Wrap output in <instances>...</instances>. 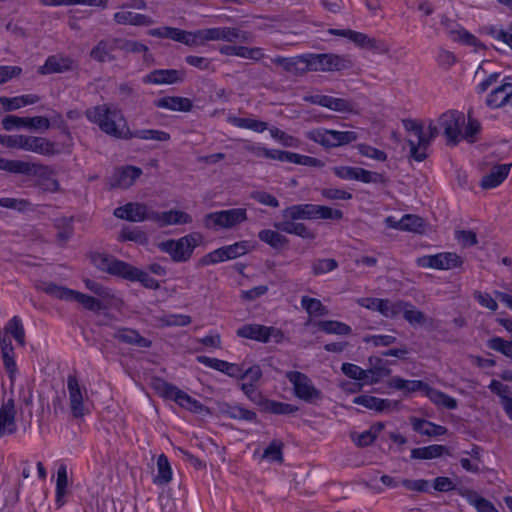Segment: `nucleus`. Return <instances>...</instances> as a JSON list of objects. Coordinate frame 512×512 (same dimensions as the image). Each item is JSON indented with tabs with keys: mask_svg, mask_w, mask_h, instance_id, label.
I'll return each instance as SVG.
<instances>
[{
	"mask_svg": "<svg viewBox=\"0 0 512 512\" xmlns=\"http://www.w3.org/2000/svg\"><path fill=\"white\" fill-rule=\"evenodd\" d=\"M85 116L103 133L125 140L129 127L121 109L116 105L105 103L89 107L85 110Z\"/></svg>",
	"mask_w": 512,
	"mask_h": 512,
	"instance_id": "f257e3e1",
	"label": "nucleus"
},
{
	"mask_svg": "<svg viewBox=\"0 0 512 512\" xmlns=\"http://www.w3.org/2000/svg\"><path fill=\"white\" fill-rule=\"evenodd\" d=\"M36 289L60 300L75 301L89 311H99L102 308L98 299L54 282L41 281L36 284Z\"/></svg>",
	"mask_w": 512,
	"mask_h": 512,
	"instance_id": "f03ea898",
	"label": "nucleus"
},
{
	"mask_svg": "<svg viewBox=\"0 0 512 512\" xmlns=\"http://www.w3.org/2000/svg\"><path fill=\"white\" fill-rule=\"evenodd\" d=\"M0 144L7 148L22 149L45 156H52L57 153L55 144L43 137L0 135Z\"/></svg>",
	"mask_w": 512,
	"mask_h": 512,
	"instance_id": "7ed1b4c3",
	"label": "nucleus"
},
{
	"mask_svg": "<svg viewBox=\"0 0 512 512\" xmlns=\"http://www.w3.org/2000/svg\"><path fill=\"white\" fill-rule=\"evenodd\" d=\"M203 237L199 233H191L177 240L169 239L159 243V249L167 253L176 263L187 262L194 249L202 242Z\"/></svg>",
	"mask_w": 512,
	"mask_h": 512,
	"instance_id": "20e7f679",
	"label": "nucleus"
},
{
	"mask_svg": "<svg viewBox=\"0 0 512 512\" xmlns=\"http://www.w3.org/2000/svg\"><path fill=\"white\" fill-rule=\"evenodd\" d=\"M352 61L346 56L333 53L305 54L304 69L307 71L333 72L352 68Z\"/></svg>",
	"mask_w": 512,
	"mask_h": 512,
	"instance_id": "39448f33",
	"label": "nucleus"
},
{
	"mask_svg": "<svg viewBox=\"0 0 512 512\" xmlns=\"http://www.w3.org/2000/svg\"><path fill=\"white\" fill-rule=\"evenodd\" d=\"M247 211L244 208H232L208 213L203 218V225L207 229H232L247 220Z\"/></svg>",
	"mask_w": 512,
	"mask_h": 512,
	"instance_id": "423d86ee",
	"label": "nucleus"
},
{
	"mask_svg": "<svg viewBox=\"0 0 512 512\" xmlns=\"http://www.w3.org/2000/svg\"><path fill=\"white\" fill-rule=\"evenodd\" d=\"M154 387L161 396L175 401L178 405L191 412L197 414L208 412L207 407H205L201 402L192 398L186 392L180 390L173 384L163 380H157Z\"/></svg>",
	"mask_w": 512,
	"mask_h": 512,
	"instance_id": "0eeeda50",
	"label": "nucleus"
},
{
	"mask_svg": "<svg viewBox=\"0 0 512 512\" xmlns=\"http://www.w3.org/2000/svg\"><path fill=\"white\" fill-rule=\"evenodd\" d=\"M465 123L463 112L449 110L438 118L439 128L447 140V144L457 145L462 140L461 127Z\"/></svg>",
	"mask_w": 512,
	"mask_h": 512,
	"instance_id": "6e6552de",
	"label": "nucleus"
},
{
	"mask_svg": "<svg viewBox=\"0 0 512 512\" xmlns=\"http://www.w3.org/2000/svg\"><path fill=\"white\" fill-rule=\"evenodd\" d=\"M357 137V133L354 131H337L318 128L309 132V138L311 140L326 148L350 144L354 142Z\"/></svg>",
	"mask_w": 512,
	"mask_h": 512,
	"instance_id": "1a4fd4ad",
	"label": "nucleus"
},
{
	"mask_svg": "<svg viewBox=\"0 0 512 512\" xmlns=\"http://www.w3.org/2000/svg\"><path fill=\"white\" fill-rule=\"evenodd\" d=\"M403 123L405 129L414 136V138L407 140L411 157L418 162L425 160L427 158L429 139L427 138L423 126L413 120H405Z\"/></svg>",
	"mask_w": 512,
	"mask_h": 512,
	"instance_id": "9d476101",
	"label": "nucleus"
},
{
	"mask_svg": "<svg viewBox=\"0 0 512 512\" xmlns=\"http://www.w3.org/2000/svg\"><path fill=\"white\" fill-rule=\"evenodd\" d=\"M286 378L293 385L295 395L306 402L321 399V391L318 390L307 375L299 371H289Z\"/></svg>",
	"mask_w": 512,
	"mask_h": 512,
	"instance_id": "9b49d317",
	"label": "nucleus"
},
{
	"mask_svg": "<svg viewBox=\"0 0 512 512\" xmlns=\"http://www.w3.org/2000/svg\"><path fill=\"white\" fill-rule=\"evenodd\" d=\"M417 265L422 268H432L437 270H450L460 267L463 259L456 253L441 252L434 255H426L419 257L416 261Z\"/></svg>",
	"mask_w": 512,
	"mask_h": 512,
	"instance_id": "f8f14e48",
	"label": "nucleus"
},
{
	"mask_svg": "<svg viewBox=\"0 0 512 512\" xmlns=\"http://www.w3.org/2000/svg\"><path fill=\"white\" fill-rule=\"evenodd\" d=\"M92 264L100 271L123 278L128 263L105 253H92Z\"/></svg>",
	"mask_w": 512,
	"mask_h": 512,
	"instance_id": "ddd939ff",
	"label": "nucleus"
},
{
	"mask_svg": "<svg viewBox=\"0 0 512 512\" xmlns=\"http://www.w3.org/2000/svg\"><path fill=\"white\" fill-rule=\"evenodd\" d=\"M2 126L7 131L22 127L34 130H48L50 128V120L44 116L29 118L7 115L2 120Z\"/></svg>",
	"mask_w": 512,
	"mask_h": 512,
	"instance_id": "4468645a",
	"label": "nucleus"
},
{
	"mask_svg": "<svg viewBox=\"0 0 512 512\" xmlns=\"http://www.w3.org/2000/svg\"><path fill=\"white\" fill-rule=\"evenodd\" d=\"M67 389L69 394V403H70V409L71 413L74 418H81L85 415V407H84V394L86 393V390L84 389V392L82 391V388L79 384V380L76 377V375H68L67 377Z\"/></svg>",
	"mask_w": 512,
	"mask_h": 512,
	"instance_id": "2eb2a0df",
	"label": "nucleus"
},
{
	"mask_svg": "<svg viewBox=\"0 0 512 512\" xmlns=\"http://www.w3.org/2000/svg\"><path fill=\"white\" fill-rule=\"evenodd\" d=\"M118 37L101 39L91 49L90 58L98 63L113 62L117 60L114 52L119 50Z\"/></svg>",
	"mask_w": 512,
	"mask_h": 512,
	"instance_id": "dca6fc26",
	"label": "nucleus"
},
{
	"mask_svg": "<svg viewBox=\"0 0 512 512\" xmlns=\"http://www.w3.org/2000/svg\"><path fill=\"white\" fill-rule=\"evenodd\" d=\"M154 210L149 209L146 205L141 203H127L114 210V215L117 218L125 219L132 222H142L145 220L151 221V216Z\"/></svg>",
	"mask_w": 512,
	"mask_h": 512,
	"instance_id": "f3484780",
	"label": "nucleus"
},
{
	"mask_svg": "<svg viewBox=\"0 0 512 512\" xmlns=\"http://www.w3.org/2000/svg\"><path fill=\"white\" fill-rule=\"evenodd\" d=\"M185 72L177 69H155L143 78L145 84H175L184 81Z\"/></svg>",
	"mask_w": 512,
	"mask_h": 512,
	"instance_id": "a211bd4d",
	"label": "nucleus"
},
{
	"mask_svg": "<svg viewBox=\"0 0 512 512\" xmlns=\"http://www.w3.org/2000/svg\"><path fill=\"white\" fill-rule=\"evenodd\" d=\"M150 218L151 221L156 223L159 227L189 224L192 222V217L188 213L180 210H170L165 212L154 211Z\"/></svg>",
	"mask_w": 512,
	"mask_h": 512,
	"instance_id": "6ab92c4d",
	"label": "nucleus"
},
{
	"mask_svg": "<svg viewBox=\"0 0 512 512\" xmlns=\"http://www.w3.org/2000/svg\"><path fill=\"white\" fill-rule=\"evenodd\" d=\"M74 67L75 62L71 58L52 55L46 59L44 65L38 68V73L41 75L63 73L73 70Z\"/></svg>",
	"mask_w": 512,
	"mask_h": 512,
	"instance_id": "aec40b11",
	"label": "nucleus"
},
{
	"mask_svg": "<svg viewBox=\"0 0 512 512\" xmlns=\"http://www.w3.org/2000/svg\"><path fill=\"white\" fill-rule=\"evenodd\" d=\"M142 174V170L135 166H125L115 171L111 177L112 188H129Z\"/></svg>",
	"mask_w": 512,
	"mask_h": 512,
	"instance_id": "412c9836",
	"label": "nucleus"
},
{
	"mask_svg": "<svg viewBox=\"0 0 512 512\" xmlns=\"http://www.w3.org/2000/svg\"><path fill=\"white\" fill-rule=\"evenodd\" d=\"M197 361L209 368L220 371L230 377L240 378L242 366L238 364L229 363L224 360L211 358L204 355L197 356Z\"/></svg>",
	"mask_w": 512,
	"mask_h": 512,
	"instance_id": "4be33fe9",
	"label": "nucleus"
},
{
	"mask_svg": "<svg viewBox=\"0 0 512 512\" xmlns=\"http://www.w3.org/2000/svg\"><path fill=\"white\" fill-rule=\"evenodd\" d=\"M113 20L118 25L151 26L155 21L148 15L121 9L114 13Z\"/></svg>",
	"mask_w": 512,
	"mask_h": 512,
	"instance_id": "5701e85b",
	"label": "nucleus"
},
{
	"mask_svg": "<svg viewBox=\"0 0 512 512\" xmlns=\"http://www.w3.org/2000/svg\"><path fill=\"white\" fill-rule=\"evenodd\" d=\"M14 400L9 399L0 408V438L5 434H13L17 430L15 423Z\"/></svg>",
	"mask_w": 512,
	"mask_h": 512,
	"instance_id": "b1692460",
	"label": "nucleus"
},
{
	"mask_svg": "<svg viewBox=\"0 0 512 512\" xmlns=\"http://www.w3.org/2000/svg\"><path fill=\"white\" fill-rule=\"evenodd\" d=\"M157 108L166 109L170 111L190 112L193 108V103L189 98L181 96H166L154 101Z\"/></svg>",
	"mask_w": 512,
	"mask_h": 512,
	"instance_id": "393cba45",
	"label": "nucleus"
},
{
	"mask_svg": "<svg viewBox=\"0 0 512 512\" xmlns=\"http://www.w3.org/2000/svg\"><path fill=\"white\" fill-rule=\"evenodd\" d=\"M512 97V81L510 78H505L502 85L495 88L486 99V104L490 107L499 108Z\"/></svg>",
	"mask_w": 512,
	"mask_h": 512,
	"instance_id": "a878e982",
	"label": "nucleus"
},
{
	"mask_svg": "<svg viewBox=\"0 0 512 512\" xmlns=\"http://www.w3.org/2000/svg\"><path fill=\"white\" fill-rule=\"evenodd\" d=\"M512 164H499L494 166L490 173L481 180V187L484 189L495 188L500 185L508 176Z\"/></svg>",
	"mask_w": 512,
	"mask_h": 512,
	"instance_id": "bb28decb",
	"label": "nucleus"
},
{
	"mask_svg": "<svg viewBox=\"0 0 512 512\" xmlns=\"http://www.w3.org/2000/svg\"><path fill=\"white\" fill-rule=\"evenodd\" d=\"M316 204H297L282 211V217L291 220H315Z\"/></svg>",
	"mask_w": 512,
	"mask_h": 512,
	"instance_id": "cd10ccee",
	"label": "nucleus"
},
{
	"mask_svg": "<svg viewBox=\"0 0 512 512\" xmlns=\"http://www.w3.org/2000/svg\"><path fill=\"white\" fill-rule=\"evenodd\" d=\"M123 279L132 282L138 281L148 289L156 290L159 288V282L155 278L151 277L147 272L130 265L129 263L123 275Z\"/></svg>",
	"mask_w": 512,
	"mask_h": 512,
	"instance_id": "c85d7f7f",
	"label": "nucleus"
},
{
	"mask_svg": "<svg viewBox=\"0 0 512 512\" xmlns=\"http://www.w3.org/2000/svg\"><path fill=\"white\" fill-rule=\"evenodd\" d=\"M47 167L44 165L30 163L22 160H9L7 172L23 174L28 176L41 175L45 173Z\"/></svg>",
	"mask_w": 512,
	"mask_h": 512,
	"instance_id": "c756f323",
	"label": "nucleus"
},
{
	"mask_svg": "<svg viewBox=\"0 0 512 512\" xmlns=\"http://www.w3.org/2000/svg\"><path fill=\"white\" fill-rule=\"evenodd\" d=\"M413 430L424 436H441L446 434L447 428L437 425L425 419L412 417L410 418Z\"/></svg>",
	"mask_w": 512,
	"mask_h": 512,
	"instance_id": "7c9ffc66",
	"label": "nucleus"
},
{
	"mask_svg": "<svg viewBox=\"0 0 512 512\" xmlns=\"http://www.w3.org/2000/svg\"><path fill=\"white\" fill-rule=\"evenodd\" d=\"M222 55L238 56L246 59L260 60L264 54L261 48H249L245 46L225 45L220 48Z\"/></svg>",
	"mask_w": 512,
	"mask_h": 512,
	"instance_id": "2f4dec72",
	"label": "nucleus"
},
{
	"mask_svg": "<svg viewBox=\"0 0 512 512\" xmlns=\"http://www.w3.org/2000/svg\"><path fill=\"white\" fill-rule=\"evenodd\" d=\"M269 327L260 324H246L237 330V335L243 338L268 342Z\"/></svg>",
	"mask_w": 512,
	"mask_h": 512,
	"instance_id": "473e14b6",
	"label": "nucleus"
},
{
	"mask_svg": "<svg viewBox=\"0 0 512 512\" xmlns=\"http://www.w3.org/2000/svg\"><path fill=\"white\" fill-rule=\"evenodd\" d=\"M304 59L305 54L295 57L277 56L272 59V62L282 67L286 72L299 75L306 72V69H304Z\"/></svg>",
	"mask_w": 512,
	"mask_h": 512,
	"instance_id": "72a5a7b5",
	"label": "nucleus"
},
{
	"mask_svg": "<svg viewBox=\"0 0 512 512\" xmlns=\"http://www.w3.org/2000/svg\"><path fill=\"white\" fill-rule=\"evenodd\" d=\"M132 138H138L142 140H152V141H158V142H167L170 140V134L162 131V130H156V129H141V130H135L132 131L128 129V132H126L125 140H129Z\"/></svg>",
	"mask_w": 512,
	"mask_h": 512,
	"instance_id": "f704fd0d",
	"label": "nucleus"
},
{
	"mask_svg": "<svg viewBox=\"0 0 512 512\" xmlns=\"http://www.w3.org/2000/svg\"><path fill=\"white\" fill-rule=\"evenodd\" d=\"M280 161L309 167H323V162L315 157L289 151H282Z\"/></svg>",
	"mask_w": 512,
	"mask_h": 512,
	"instance_id": "c9c22d12",
	"label": "nucleus"
},
{
	"mask_svg": "<svg viewBox=\"0 0 512 512\" xmlns=\"http://www.w3.org/2000/svg\"><path fill=\"white\" fill-rule=\"evenodd\" d=\"M445 453L449 454L448 448L446 446L433 444L425 447L412 449L411 457L413 459H433L440 457Z\"/></svg>",
	"mask_w": 512,
	"mask_h": 512,
	"instance_id": "e433bc0d",
	"label": "nucleus"
},
{
	"mask_svg": "<svg viewBox=\"0 0 512 512\" xmlns=\"http://www.w3.org/2000/svg\"><path fill=\"white\" fill-rule=\"evenodd\" d=\"M258 238L274 249H282L288 244V239L278 231L263 229L258 233Z\"/></svg>",
	"mask_w": 512,
	"mask_h": 512,
	"instance_id": "4c0bfd02",
	"label": "nucleus"
},
{
	"mask_svg": "<svg viewBox=\"0 0 512 512\" xmlns=\"http://www.w3.org/2000/svg\"><path fill=\"white\" fill-rule=\"evenodd\" d=\"M228 121L230 124L238 127V128H244L249 129L254 132L261 133L268 129V124L264 121L256 120L253 118H242V117H236L232 116L228 118Z\"/></svg>",
	"mask_w": 512,
	"mask_h": 512,
	"instance_id": "58836bf2",
	"label": "nucleus"
},
{
	"mask_svg": "<svg viewBox=\"0 0 512 512\" xmlns=\"http://www.w3.org/2000/svg\"><path fill=\"white\" fill-rule=\"evenodd\" d=\"M394 227L403 231L421 233L424 228V220L417 215L406 214Z\"/></svg>",
	"mask_w": 512,
	"mask_h": 512,
	"instance_id": "ea45409f",
	"label": "nucleus"
},
{
	"mask_svg": "<svg viewBox=\"0 0 512 512\" xmlns=\"http://www.w3.org/2000/svg\"><path fill=\"white\" fill-rule=\"evenodd\" d=\"M223 414L236 420L249 422H255L257 420V414L254 411L245 409L239 405H227L226 408L223 409Z\"/></svg>",
	"mask_w": 512,
	"mask_h": 512,
	"instance_id": "a19ab883",
	"label": "nucleus"
},
{
	"mask_svg": "<svg viewBox=\"0 0 512 512\" xmlns=\"http://www.w3.org/2000/svg\"><path fill=\"white\" fill-rule=\"evenodd\" d=\"M114 338L128 344L138 345L141 347H148L147 340L142 337L136 330L132 329H119L115 334Z\"/></svg>",
	"mask_w": 512,
	"mask_h": 512,
	"instance_id": "79ce46f5",
	"label": "nucleus"
},
{
	"mask_svg": "<svg viewBox=\"0 0 512 512\" xmlns=\"http://www.w3.org/2000/svg\"><path fill=\"white\" fill-rule=\"evenodd\" d=\"M427 396L435 405L442 406L446 409L454 410L458 406L455 398L434 388L428 389Z\"/></svg>",
	"mask_w": 512,
	"mask_h": 512,
	"instance_id": "37998d69",
	"label": "nucleus"
},
{
	"mask_svg": "<svg viewBox=\"0 0 512 512\" xmlns=\"http://www.w3.org/2000/svg\"><path fill=\"white\" fill-rule=\"evenodd\" d=\"M4 333L10 334L19 345H25V330L18 316L12 317L4 327Z\"/></svg>",
	"mask_w": 512,
	"mask_h": 512,
	"instance_id": "c03bdc74",
	"label": "nucleus"
},
{
	"mask_svg": "<svg viewBox=\"0 0 512 512\" xmlns=\"http://www.w3.org/2000/svg\"><path fill=\"white\" fill-rule=\"evenodd\" d=\"M157 470L158 474L154 478L156 484H167L172 479V470L168 458L166 455L161 454L157 459Z\"/></svg>",
	"mask_w": 512,
	"mask_h": 512,
	"instance_id": "a18cd8bd",
	"label": "nucleus"
},
{
	"mask_svg": "<svg viewBox=\"0 0 512 512\" xmlns=\"http://www.w3.org/2000/svg\"><path fill=\"white\" fill-rule=\"evenodd\" d=\"M403 318L411 325H423L426 322V316L420 310H417L411 303L404 301L401 306Z\"/></svg>",
	"mask_w": 512,
	"mask_h": 512,
	"instance_id": "49530a36",
	"label": "nucleus"
},
{
	"mask_svg": "<svg viewBox=\"0 0 512 512\" xmlns=\"http://www.w3.org/2000/svg\"><path fill=\"white\" fill-rule=\"evenodd\" d=\"M263 409L277 415L293 414L298 411L297 406L268 399L263 402Z\"/></svg>",
	"mask_w": 512,
	"mask_h": 512,
	"instance_id": "de8ad7c7",
	"label": "nucleus"
},
{
	"mask_svg": "<svg viewBox=\"0 0 512 512\" xmlns=\"http://www.w3.org/2000/svg\"><path fill=\"white\" fill-rule=\"evenodd\" d=\"M68 485L67 468L65 465H61L57 471L56 480V504L61 507L64 504L63 497L66 494V488Z\"/></svg>",
	"mask_w": 512,
	"mask_h": 512,
	"instance_id": "09e8293b",
	"label": "nucleus"
},
{
	"mask_svg": "<svg viewBox=\"0 0 512 512\" xmlns=\"http://www.w3.org/2000/svg\"><path fill=\"white\" fill-rule=\"evenodd\" d=\"M480 130V122L473 117L472 109H469L467 112V125L462 132V139L467 140L469 143H474Z\"/></svg>",
	"mask_w": 512,
	"mask_h": 512,
	"instance_id": "8fccbe9b",
	"label": "nucleus"
},
{
	"mask_svg": "<svg viewBox=\"0 0 512 512\" xmlns=\"http://www.w3.org/2000/svg\"><path fill=\"white\" fill-rule=\"evenodd\" d=\"M319 328L326 332L327 334H337V335H348L351 333L352 329L349 325L334 321V320H325L319 323Z\"/></svg>",
	"mask_w": 512,
	"mask_h": 512,
	"instance_id": "3c124183",
	"label": "nucleus"
},
{
	"mask_svg": "<svg viewBox=\"0 0 512 512\" xmlns=\"http://www.w3.org/2000/svg\"><path fill=\"white\" fill-rule=\"evenodd\" d=\"M404 301L392 302L389 299H380L378 301L377 311L384 317H395L401 313V306Z\"/></svg>",
	"mask_w": 512,
	"mask_h": 512,
	"instance_id": "603ef678",
	"label": "nucleus"
},
{
	"mask_svg": "<svg viewBox=\"0 0 512 512\" xmlns=\"http://www.w3.org/2000/svg\"><path fill=\"white\" fill-rule=\"evenodd\" d=\"M365 373L367 376L364 378L363 383L358 385V390H361L364 385H371L380 382L383 377L389 376L391 370L385 367H373L366 369Z\"/></svg>",
	"mask_w": 512,
	"mask_h": 512,
	"instance_id": "864d4df0",
	"label": "nucleus"
},
{
	"mask_svg": "<svg viewBox=\"0 0 512 512\" xmlns=\"http://www.w3.org/2000/svg\"><path fill=\"white\" fill-rule=\"evenodd\" d=\"M301 305L309 315L324 316L327 314L326 307L322 304L320 300L316 298L303 296L301 298Z\"/></svg>",
	"mask_w": 512,
	"mask_h": 512,
	"instance_id": "5fc2aeb1",
	"label": "nucleus"
},
{
	"mask_svg": "<svg viewBox=\"0 0 512 512\" xmlns=\"http://www.w3.org/2000/svg\"><path fill=\"white\" fill-rule=\"evenodd\" d=\"M312 273L319 276L338 268V262L333 258L315 259L312 262Z\"/></svg>",
	"mask_w": 512,
	"mask_h": 512,
	"instance_id": "6e6d98bb",
	"label": "nucleus"
},
{
	"mask_svg": "<svg viewBox=\"0 0 512 512\" xmlns=\"http://www.w3.org/2000/svg\"><path fill=\"white\" fill-rule=\"evenodd\" d=\"M245 149L256 157H265L279 161L281 159L282 150L267 149L258 144H248L245 146Z\"/></svg>",
	"mask_w": 512,
	"mask_h": 512,
	"instance_id": "4d7b16f0",
	"label": "nucleus"
},
{
	"mask_svg": "<svg viewBox=\"0 0 512 512\" xmlns=\"http://www.w3.org/2000/svg\"><path fill=\"white\" fill-rule=\"evenodd\" d=\"M119 50H121L124 54L128 53H145L148 51V47L138 41L129 40L126 38L118 37Z\"/></svg>",
	"mask_w": 512,
	"mask_h": 512,
	"instance_id": "13d9d810",
	"label": "nucleus"
},
{
	"mask_svg": "<svg viewBox=\"0 0 512 512\" xmlns=\"http://www.w3.org/2000/svg\"><path fill=\"white\" fill-rule=\"evenodd\" d=\"M468 502L474 506L478 512H499L489 500L475 492L468 496Z\"/></svg>",
	"mask_w": 512,
	"mask_h": 512,
	"instance_id": "bf43d9fd",
	"label": "nucleus"
},
{
	"mask_svg": "<svg viewBox=\"0 0 512 512\" xmlns=\"http://www.w3.org/2000/svg\"><path fill=\"white\" fill-rule=\"evenodd\" d=\"M356 180L363 183L385 184L387 182V179L383 174L378 172H372L360 167H358L357 169Z\"/></svg>",
	"mask_w": 512,
	"mask_h": 512,
	"instance_id": "052dcab7",
	"label": "nucleus"
},
{
	"mask_svg": "<svg viewBox=\"0 0 512 512\" xmlns=\"http://www.w3.org/2000/svg\"><path fill=\"white\" fill-rule=\"evenodd\" d=\"M487 346L512 360V341H505L496 336L488 340Z\"/></svg>",
	"mask_w": 512,
	"mask_h": 512,
	"instance_id": "680f3d73",
	"label": "nucleus"
},
{
	"mask_svg": "<svg viewBox=\"0 0 512 512\" xmlns=\"http://www.w3.org/2000/svg\"><path fill=\"white\" fill-rule=\"evenodd\" d=\"M227 260H228V258H227L226 251H225L224 246H223V247L215 249L212 252L204 255L199 260L198 265L199 266H206V265H211V264H217V263L224 262V261H227Z\"/></svg>",
	"mask_w": 512,
	"mask_h": 512,
	"instance_id": "e2e57ef3",
	"label": "nucleus"
},
{
	"mask_svg": "<svg viewBox=\"0 0 512 512\" xmlns=\"http://www.w3.org/2000/svg\"><path fill=\"white\" fill-rule=\"evenodd\" d=\"M315 220L317 219H331L340 220L343 218V212L339 209H333L324 205H317L315 209Z\"/></svg>",
	"mask_w": 512,
	"mask_h": 512,
	"instance_id": "0e129e2a",
	"label": "nucleus"
},
{
	"mask_svg": "<svg viewBox=\"0 0 512 512\" xmlns=\"http://www.w3.org/2000/svg\"><path fill=\"white\" fill-rule=\"evenodd\" d=\"M343 37L348 38L355 44H357L360 47H374L375 40L368 37L366 34L348 30L347 32L342 33Z\"/></svg>",
	"mask_w": 512,
	"mask_h": 512,
	"instance_id": "69168bd1",
	"label": "nucleus"
},
{
	"mask_svg": "<svg viewBox=\"0 0 512 512\" xmlns=\"http://www.w3.org/2000/svg\"><path fill=\"white\" fill-rule=\"evenodd\" d=\"M228 260L245 255L249 251L248 241H239L231 245L224 246Z\"/></svg>",
	"mask_w": 512,
	"mask_h": 512,
	"instance_id": "338daca9",
	"label": "nucleus"
},
{
	"mask_svg": "<svg viewBox=\"0 0 512 512\" xmlns=\"http://www.w3.org/2000/svg\"><path fill=\"white\" fill-rule=\"evenodd\" d=\"M341 370L347 377L361 381V383H363L364 378L367 376L365 369H362L358 365L352 363H343Z\"/></svg>",
	"mask_w": 512,
	"mask_h": 512,
	"instance_id": "774afa93",
	"label": "nucleus"
}]
</instances>
